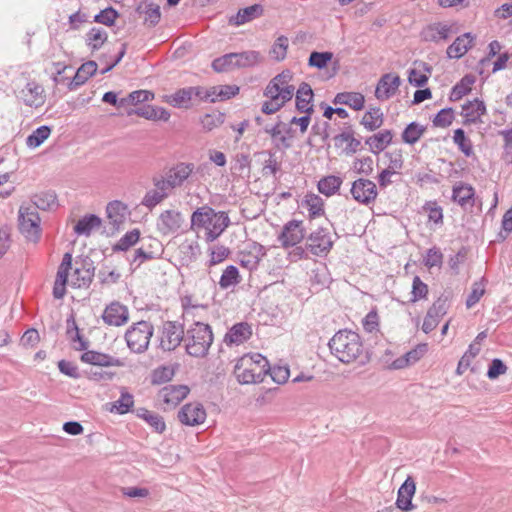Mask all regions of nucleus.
I'll return each mask as SVG.
<instances>
[{
    "label": "nucleus",
    "instance_id": "obj_1",
    "mask_svg": "<svg viewBox=\"0 0 512 512\" xmlns=\"http://www.w3.org/2000/svg\"><path fill=\"white\" fill-rule=\"evenodd\" d=\"M230 225V218L225 211L216 212L212 207L203 205L191 215V227L205 229V239L215 241Z\"/></svg>",
    "mask_w": 512,
    "mask_h": 512
},
{
    "label": "nucleus",
    "instance_id": "obj_2",
    "mask_svg": "<svg viewBox=\"0 0 512 512\" xmlns=\"http://www.w3.org/2000/svg\"><path fill=\"white\" fill-rule=\"evenodd\" d=\"M328 346L331 354L345 364L355 361L364 350L360 335L348 329L337 331Z\"/></svg>",
    "mask_w": 512,
    "mask_h": 512
},
{
    "label": "nucleus",
    "instance_id": "obj_3",
    "mask_svg": "<svg viewBox=\"0 0 512 512\" xmlns=\"http://www.w3.org/2000/svg\"><path fill=\"white\" fill-rule=\"evenodd\" d=\"M213 342V333L210 325L195 321L186 331V352L193 357H204L208 354Z\"/></svg>",
    "mask_w": 512,
    "mask_h": 512
},
{
    "label": "nucleus",
    "instance_id": "obj_4",
    "mask_svg": "<svg viewBox=\"0 0 512 512\" xmlns=\"http://www.w3.org/2000/svg\"><path fill=\"white\" fill-rule=\"evenodd\" d=\"M154 333L153 325L148 321L134 323L125 333L128 348L134 353H143L148 349Z\"/></svg>",
    "mask_w": 512,
    "mask_h": 512
},
{
    "label": "nucleus",
    "instance_id": "obj_5",
    "mask_svg": "<svg viewBox=\"0 0 512 512\" xmlns=\"http://www.w3.org/2000/svg\"><path fill=\"white\" fill-rule=\"evenodd\" d=\"M20 232L31 241H37L40 237V217L33 206L21 205L19 208Z\"/></svg>",
    "mask_w": 512,
    "mask_h": 512
},
{
    "label": "nucleus",
    "instance_id": "obj_6",
    "mask_svg": "<svg viewBox=\"0 0 512 512\" xmlns=\"http://www.w3.org/2000/svg\"><path fill=\"white\" fill-rule=\"evenodd\" d=\"M233 373L240 384L261 383L267 375L266 370L257 371V366L253 364L252 358L247 357L237 360Z\"/></svg>",
    "mask_w": 512,
    "mask_h": 512
},
{
    "label": "nucleus",
    "instance_id": "obj_7",
    "mask_svg": "<svg viewBox=\"0 0 512 512\" xmlns=\"http://www.w3.org/2000/svg\"><path fill=\"white\" fill-rule=\"evenodd\" d=\"M186 334L182 324L176 321H165L160 329V347L164 351L175 350L185 341Z\"/></svg>",
    "mask_w": 512,
    "mask_h": 512
},
{
    "label": "nucleus",
    "instance_id": "obj_8",
    "mask_svg": "<svg viewBox=\"0 0 512 512\" xmlns=\"http://www.w3.org/2000/svg\"><path fill=\"white\" fill-rule=\"evenodd\" d=\"M334 241L327 228L318 227L307 237V249L315 256H326L332 249Z\"/></svg>",
    "mask_w": 512,
    "mask_h": 512
},
{
    "label": "nucleus",
    "instance_id": "obj_9",
    "mask_svg": "<svg viewBox=\"0 0 512 512\" xmlns=\"http://www.w3.org/2000/svg\"><path fill=\"white\" fill-rule=\"evenodd\" d=\"M350 193L355 201L366 206L373 203L378 195L376 184L365 178L355 180Z\"/></svg>",
    "mask_w": 512,
    "mask_h": 512
},
{
    "label": "nucleus",
    "instance_id": "obj_10",
    "mask_svg": "<svg viewBox=\"0 0 512 512\" xmlns=\"http://www.w3.org/2000/svg\"><path fill=\"white\" fill-rule=\"evenodd\" d=\"M266 255L264 246L257 242L248 243L238 254L239 264L253 271L257 269L261 259Z\"/></svg>",
    "mask_w": 512,
    "mask_h": 512
},
{
    "label": "nucleus",
    "instance_id": "obj_11",
    "mask_svg": "<svg viewBox=\"0 0 512 512\" xmlns=\"http://www.w3.org/2000/svg\"><path fill=\"white\" fill-rule=\"evenodd\" d=\"M401 85V78L395 73L383 74L375 89V97L379 101H386L392 98Z\"/></svg>",
    "mask_w": 512,
    "mask_h": 512
},
{
    "label": "nucleus",
    "instance_id": "obj_12",
    "mask_svg": "<svg viewBox=\"0 0 512 512\" xmlns=\"http://www.w3.org/2000/svg\"><path fill=\"white\" fill-rule=\"evenodd\" d=\"M304 237L305 229L302 226V221L291 220L283 226L278 240L284 248H288L300 243Z\"/></svg>",
    "mask_w": 512,
    "mask_h": 512
},
{
    "label": "nucleus",
    "instance_id": "obj_13",
    "mask_svg": "<svg viewBox=\"0 0 512 512\" xmlns=\"http://www.w3.org/2000/svg\"><path fill=\"white\" fill-rule=\"evenodd\" d=\"M102 319L109 326H122L129 320L128 308L118 301H113L104 309Z\"/></svg>",
    "mask_w": 512,
    "mask_h": 512
},
{
    "label": "nucleus",
    "instance_id": "obj_14",
    "mask_svg": "<svg viewBox=\"0 0 512 512\" xmlns=\"http://www.w3.org/2000/svg\"><path fill=\"white\" fill-rule=\"evenodd\" d=\"M179 421L187 426H197L206 419V411L201 403H187L178 413Z\"/></svg>",
    "mask_w": 512,
    "mask_h": 512
},
{
    "label": "nucleus",
    "instance_id": "obj_15",
    "mask_svg": "<svg viewBox=\"0 0 512 512\" xmlns=\"http://www.w3.org/2000/svg\"><path fill=\"white\" fill-rule=\"evenodd\" d=\"M43 87L35 81H29L21 88L16 97L29 107H39L44 103Z\"/></svg>",
    "mask_w": 512,
    "mask_h": 512
},
{
    "label": "nucleus",
    "instance_id": "obj_16",
    "mask_svg": "<svg viewBox=\"0 0 512 512\" xmlns=\"http://www.w3.org/2000/svg\"><path fill=\"white\" fill-rule=\"evenodd\" d=\"M183 221V216L179 211L165 210L157 220V229L163 235H170L181 228Z\"/></svg>",
    "mask_w": 512,
    "mask_h": 512
},
{
    "label": "nucleus",
    "instance_id": "obj_17",
    "mask_svg": "<svg viewBox=\"0 0 512 512\" xmlns=\"http://www.w3.org/2000/svg\"><path fill=\"white\" fill-rule=\"evenodd\" d=\"M252 333V326L249 323L239 322L227 331L223 341L227 346H238L249 340Z\"/></svg>",
    "mask_w": 512,
    "mask_h": 512
},
{
    "label": "nucleus",
    "instance_id": "obj_18",
    "mask_svg": "<svg viewBox=\"0 0 512 512\" xmlns=\"http://www.w3.org/2000/svg\"><path fill=\"white\" fill-rule=\"evenodd\" d=\"M452 200L464 210L472 208L475 203V190L470 184L459 182L453 186Z\"/></svg>",
    "mask_w": 512,
    "mask_h": 512
},
{
    "label": "nucleus",
    "instance_id": "obj_19",
    "mask_svg": "<svg viewBox=\"0 0 512 512\" xmlns=\"http://www.w3.org/2000/svg\"><path fill=\"white\" fill-rule=\"evenodd\" d=\"M313 98H314V93H313L311 86L306 82H302L299 85V87L296 91V95H295L296 110L299 113L311 115L314 112V106L312 103Z\"/></svg>",
    "mask_w": 512,
    "mask_h": 512
},
{
    "label": "nucleus",
    "instance_id": "obj_20",
    "mask_svg": "<svg viewBox=\"0 0 512 512\" xmlns=\"http://www.w3.org/2000/svg\"><path fill=\"white\" fill-rule=\"evenodd\" d=\"M189 392L190 389L186 385H167L159 391V398L168 406L175 407Z\"/></svg>",
    "mask_w": 512,
    "mask_h": 512
},
{
    "label": "nucleus",
    "instance_id": "obj_21",
    "mask_svg": "<svg viewBox=\"0 0 512 512\" xmlns=\"http://www.w3.org/2000/svg\"><path fill=\"white\" fill-rule=\"evenodd\" d=\"M416 484L412 477L408 476L400 486L397 493L396 506L403 511L413 509L412 498L415 494Z\"/></svg>",
    "mask_w": 512,
    "mask_h": 512
},
{
    "label": "nucleus",
    "instance_id": "obj_22",
    "mask_svg": "<svg viewBox=\"0 0 512 512\" xmlns=\"http://www.w3.org/2000/svg\"><path fill=\"white\" fill-rule=\"evenodd\" d=\"M161 253L162 245L158 240L154 239L150 241V243L147 246L142 245L140 248L135 250L131 264L136 263V266L138 267L147 260L158 258L161 255Z\"/></svg>",
    "mask_w": 512,
    "mask_h": 512
},
{
    "label": "nucleus",
    "instance_id": "obj_23",
    "mask_svg": "<svg viewBox=\"0 0 512 512\" xmlns=\"http://www.w3.org/2000/svg\"><path fill=\"white\" fill-rule=\"evenodd\" d=\"M194 169L195 165L193 163L180 162L169 170L167 179L175 189L183 185V183L191 176Z\"/></svg>",
    "mask_w": 512,
    "mask_h": 512
},
{
    "label": "nucleus",
    "instance_id": "obj_24",
    "mask_svg": "<svg viewBox=\"0 0 512 512\" xmlns=\"http://www.w3.org/2000/svg\"><path fill=\"white\" fill-rule=\"evenodd\" d=\"M486 112V107L483 101L474 99L468 101L462 106V116L464 118V125L476 124L481 122V116Z\"/></svg>",
    "mask_w": 512,
    "mask_h": 512
},
{
    "label": "nucleus",
    "instance_id": "obj_25",
    "mask_svg": "<svg viewBox=\"0 0 512 512\" xmlns=\"http://www.w3.org/2000/svg\"><path fill=\"white\" fill-rule=\"evenodd\" d=\"M81 361L91 365L102 367L120 366L121 361L111 355L97 352L94 350H87L81 355Z\"/></svg>",
    "mask_w": 512,
    "mask_h": 512
},
{
    "label": "nucleus",
    "instance_id": "obj_26",
    "mask_svg": "<svg viewBox=\"0 0 512 512\" xmlns=\"http://www.w3.org/2000/svg\"><path fill=\"white\" fill-rule=\"evenodd\" d=\"M474 36L471 33H464L458 36L454 42L447 48V56L449 58H461L471 47Z\"/></svg>",
    "mask_w": 512,
    "mask_h": 512
},
{
    "label": "nucleus",
    "instance_id": "obj_27",
    "mask_svg": "<svg viewBox=\"0 0 512 512\" xmlns=\"http://www.w3.org/2000/svg\"><path fill=\"white\" fill-rule=\"evenodd\" d=\"M284 126L285 125L279 120L274 126H266L264 131L272 137L278 148L288 149L291 147V129L286 128L285 133H283L281 127Z\"/></svg>",
    "mask_w": 512,
    "mask_h": 512
},
{
    "label": "nucleus",
    "instance_id": "obj_28",
    "mask_svg": "<svg viewBox=\"0 0 512 512\" xmlns=\"http://www.w3.org/2000/svg\"><path fill=\"white\" fill-rule=\"evenodd\" d=\"M106 211L110 223L115 228L124 223L129 214L127 205L118 200L108 203Z\"/></svg>",
    "mask_w": 512,
    "mask_h": 512
},
{
    "label": "nucleus",
    "instance_id": "obj_29",
    "mask_svg": "<svg viewBox=\"0 0 512 512\" xmlns=\"http://www.w3.org/2000/svg\"><path fill=\"white\" fill-rule=\"evenodd\" d=\"M97 71V63L94 61H88L83 63L76 71L74 77L69 83V89L75 90L79 86L83 85L90 77H92Z\"/></svg>",
    "mask_w": 512,
    "mask_h": 512
},
{
    "label": "nucleus",
    "instance_id": "obj_30",
    "mask_svg": "<svg viewBox=\"0 0 512 512\" xmlns=\"http://www.w3.org/2000/svg\"><path fill=\"white\" fill-rule=\"evenodd\" d=\"M233 64L235 68H251L262 62L263 57L259 51L248 50L233 53Z\"/></svg>",
    "mask_w": 512,
    "mask_h": 512
},
{
    "label": "nucleus",
    "instance_id": "obj_31",
    "mask_svg": "<svg viewBox=\"0 0 512 512\" xmlns=\"http://www.w3.org/2000/svg\"><path fill=\"white\" fill-rule=\"evenodd\" d=\"M335 105H347L350 108L359 111L364 108L365 98L363 94L358 92H341L337 93L333 99Z\"/></svg>",
    "mask_w": 512,
    "mask_h": 512
},
{
    "label": "nucleus",
    "instance_id": "obj_32",
    "mask_svg": "<svg viewBox=\"0 0 512 512\" xmlns=\"http://www.w3.org/2000/svg\"><path fill=\"white\" fill-rule=\"evenodd\" d=\"M392 138L391 130L386 129L368 137L365 143L370 147L372 153L378 154L391 144Z\"/></svg>",
    "mask_w": 512,
    "mask_h": 512
},
{
    "label": "nucleus",
    "instance_id": "obj_33",
    "mask_svg": "<svg viewBox=\"0 0 512 512\" xmlns=\"http://www.w3.org/2000/svg\"><path fill=\"white\" fill-rule=\"evenodd\" d=\"M344 143H347V146L344 149V153L347 155L356 153L361 147V141L354 137L352 129L343 131L334 137V145L336 147H341Z\"/></svg>",
    "mask_w": 512,
    "mask_h": 512
},
{
    "label": "nucleus",
    "instance_id": "obj_34",
    "mask_svg": "<svg viewBox=\"0 0 512 512\" xmlns=\"http://www.w3.org/2000/svg\"><path fill=\"white\" fill-rule=\"evenodd\" d=\"M133 113L148 120L168 121L170 118V113L165 108L150 105L138 107L137 109L128 112V115Z\"/></svg>",
    "mask_w": 512,
    "mask_h": 512
},
{
    "label": "nucleus",
    "instance_id": "obj_35",
    "mask_svg": "<svg viewBox=\"0 0 512 512\" xmlns=\"http://www.w3.org/2000/svg\"><path fill=\"white\" fill-rule=\"evenodd\" d=\"M263 14V7L260 4H254L242 9H239L236 16L231 19L236 26L243 25L250 22Z\"/></svg>",
    "mask_w": 512,
    "mask_h": 512
},
{
    "label": "nucleus",
    "instance_id": "obj_36",
    "mask_svg": "<svg viewBox=\"0 0 512 512\" xmlns=\"http://www.w3.org/2000/svg\"><path fill=\"white\" fill-rule=\"evenodd\" d=\"M101 225V219L95 214L85 215L78 220L74 226V232L77 235L89 236L93 229Z\"/></svg>",
    "mask_w": 512,
    "mask_h": 512
},
{
    "label": "nucleus",
    "instance_id": "obj_37",
    "mask_svg": "<svg viewBox=\"0 0 512 512\" xmlns=\"http://www.w3.org/2000/svg\"><path fill=\"white\" fill-rule=\"evenodd\" d=\"M136 415L147 422L158 433H162L166 429L163 417L157 413L146 408H138L136 410Z\"/></svg>",
    "mask_w": 512,
    "mask_h": 512
},
{
    "label": "nucleus",
    "instance_id": "obj_38",
    "mask_svg": "<svg viewBox=\"0 0 512 512\" xmlns=\"http://www.w3.org/2000/svg\"><path fill=\"white\" fill-rule=\"evenodd\" d=\"M342 183L343 180L341 177L329 175L320 179L317 184V187L321 194H324L325 196L329 197L336 194L339 191Z\"/></svg>",
    "mask_w": 512,
    "mask_h": 512
},
{
    "label": "nucleus",
    "instance_id": "obj_39",
    "mask_svg": "<svg viewBox=\"0 0 512 512\" xmlns=\"http://www.w3.org/2000/svg\"><path fill=\"white\" fill-rule=\"evenodd\" d=\"M361 124L368 131H374L383 124V113L379 107L370 108L362 117Z\"/></svg>",
    "mask_w": 512,
    "mask_h": 512
},
{
    "label": "nucleus",
    "instance_id": "obj_40",
    "mask_svg": "<svg viewBox=\"0 0 512 512\" xmlns=\"http://www.w3.org/2000/svg\"><path fill=\"white\" fill-rule=\"evenodd\" d=\"M94 268L82 264L81 267H76L72 274L73 285L76 287L88 286L93 279Z\"/></svg>",
    "mask_w": 512,
    "mask_h": 512
},
{
    "label": "nucleus",
    "instance_id": "obj_41",
    "mask_svg": "<svg viewBox=\"0 0 512 512\" xmlns=\"http://www.w3.org/2000/svg\"><path fill=\"white\" fill-rule=\"evenodd\" d=\"M199 253L200 248L197 242L185 241L179 246V256L183 265L193 262Z\"/></svg>",
    "mask_w": 512,
    "mask_h": 512
},
{
    "label": "nucleus",
    "instance_id": "obj_42",
    "mask_svg": "<svg viewBox=\"0 0 512 512\" xmlns=\"http://www.w3.org/2000/svg\"><path fill=\"white\" fill-rule=\"evenodd\" d=\"M475 82L473 75H465L451 90L450 100L457 101L471 91V86Z\"/></svg>",
    "mask_w": 512,
    "mask_h": 512
},
{
    "label": "nucleus",
    "instance_id": "obj_43",
    "mask_svg": "<svg viewBox=\"0 0 512 512\" xmlns=\"http://www.w3.org/2000/svg\"><path fill=\"white\" fill-rule=\"evenodd\" d=\"M51 134V128L48 125H42L34 130L27 138L26 145L29 148H37L44 143Z\"/></svg>",
    "mask_w": 512,
    "mask_h": 512
},
{
    "label": "nucleus",
    "instance_id": "obj_44",
    "mask_svg": "<svg viewBox=\"0 0 512 512\" xmlns=\"http://www.w3.org/2000/svg\"><path fill=\"white\" fill-rule=\"evenodd\" d=\"M425 127L417 122H411L402 133V140L406 144H415L424 134Z\"/></svg>",
    "mask_w": 512,
    "mask_h": 512
},
{
    "label": "nucleus",
    "instance_id": "obj_45",
    "mask_svg": "<svg viewBox=\"0 0 512 512\" xmlns=\"http://www.w3.org/2000/svg\"><path fill=\"white\" fill-rule=\"evenodd\" d=\"M288 46L289 39L284 35L279 36L271 46L269 51L270 57L277 62L284 60L287 55Z\"/></svg>",
    "mask_w": 512,
    "mask_h": 512
},
{
    "label": "nucleus",
    "instance_id": "obj_46",
    "mask_svg": "<svg viewBox=\"0 0 512 512\" xmlns=\"http://www.w3.org/2000/svg\"><path fill=\"white\" fill-rule=\"evenodd\" d=\"M239 282L240 275L238 268L234 265H229L226 267L220 277L219 286L221 289H228L237 285Z\"/></svg>",
    "mask_w": 512,
    "mask_h": 512
},
{
    "label": "nucleus",
    "instance_id": "obj_47",
    "mask_svg": "<svg viewBox=\"0 0 512 512\" xmlns=\"http://www.w3.org/2000/svg\"><path fill=\"white\" fill-rule=\"evenodd\" d=\"M140 239V231L133 229L125 233L118 242L113 246V251H127L129 248L134 246Z\"/></svg>",
    "mask_w": 512,
    "mask_h": 512
},
{
    "label": "nucleus",
    "instance_id": "obj_48",
    "mask_svg": "<svg viewBox=\"0 0 512 512\" xmlns=\"http://www.w3.org/2000/svg\"><path fill=\"white\" fill-rule=\"evenodd\" d=\"M191 100L189 87L179 89L167 97V102L176 108H188Z\"/></svg>",
    "mask_w": 512,
    "mask_h": 512
},
{
    "label": "nucleus",
    "instance_id": "obj_49",
    "mask_svg": "<svg viewBox=\"0 0 512 512\" xmlns=\"http://www.w3.org/2000/svg\"><path fill=\"white\" fill-rule=\"evenodd\" d=\"M107 37L108 35L105 30L93 27L86 35V42L92 50H98L105 43Z\"/></svg>",
    "mask_w": 512,
    "mask_h": 512
},
{
    "label": "nucleus",
    "instance_id": "obj_50",
    "mask_svg": "<svg viewBox=\"0 0 512 512\" xmlns=\"http://www.w3.org/2000/svg\"><path fill=\"white\" fill-rule=\"evenodd\" d=\"M305 207L309 215L313 218L321 216L324 213V203L320 196L316 194H308L304 200Z\"/></svg>",
    "mask_w": 512,
    "mask_h": 512
},
{
    "label": "nucleus",
    "instance_id": "obj_51",
    "mask_svg": "<svg viewBox=\"0 0 512 512\" xmlns=\"http://www.w3.org/2000/svg\"><path fill=\"white\" fill-rule=\"evenodd\" d=\"M154 98L153 92L149 90H136L128 94L126 97L121 98V104L124 107L127 105H137L139 103L148 102Z\"/></svg>",
    "mask_w": 512,
    "mask_h": 512
},
{
    "label": "nucleus",
    "instance_id": "obj_52",
    "mask_svg": "<svg viewBox=\"0 0 512 512\" xmlns=\"http://www.w3.org/2000/svg\"><path fill=\"white\" fill-rule=\"evenodd\" d=\"M453 141L465 156L469 157L473 154L472 142L465 136L463 129L458 128L454 131Z\"/></svg>",
    "mask_w": 512,
    "mask_h": 512
},
{
    "label": "nucleus",
    "instance_id": "obj_53",
    "mask_svg": "<svg viewBox=\"0 0 512 512\" xmlns=\"http://www.w3.org/2000/svg\"><path fill=\"white\" fill-rule=\"evenodd\" d=\"M33 208L49 210L56 205V196L51 192L36 194L32 198Z\"/></svg>",
    "mask_w": 512,
    "mask_h": 512
},
{
    "label": "nucleus",
    "instance_id": "obj_54",
    "mask_svg": "<svg viewBox=\"0 0 512 512\" xmlns=\"http://www.w3.org/2000/svg\"><path fill=\"white\" fill-rule=\"evenodd\" d=\"M175 374V370L171 366H160L153 370L151 374V382L154 385H161L169 382Z\"/></svg>",
    "mask_w": 512,
    "mask_h": 512
},
{
    "label": "nucleus",
    "instance_id": "obj_55",
    "mask_svg": "<svg viewBox=\"0 0 512 512\" xmlns=\"http://www.w3.org/2000/svg\"><path fill=\"white\" fill-rule=\"evenodd\" d=\"M332 58H333L332 52L313 51V52H311V54L309 56L308 65L310 67H314L317 69H323L328 65V63L332 60Z\"/></svg>",
    "mask_w": 512,
    "mask_h": 512
},
{
    "label": "nucleus",
    "instance_id": "obj_56",
    "mask_svg": "<svg viewBox=\"0 0 512 512\" xmlns=\"http://www.w3.org/2000/svg\"><path fill=\"white\" fill-rule=\"evenodd\" d=\"M250 164H251L250 156L245 153H239L235 156V158L232 162L231 171L233 173H236L239 175H243L244 173L249 175Z\"/></svg>",
    "mask_w": 512,
    "mask_h": 512
},
{
    "label": "nucleus",
    "instance_id": "obj_57",
    "mask_svg": "<svg viewBox=\"0 0 512 512\" xmlns=\"http://www.w3.org/2000/svg\"><path fill=\"white\" fill-rule=\"evenodd\" d=\"M428 294V286L419 276H415L412 282V291L410 301L415 303L419 300L426 299Z\"/></svg>",
    "mask_w": 512,
    "mask_h": 512
},
{
    "label": "nucleus",
    "instance_id": "obj_58",
    "mask_svg": "<svg viewBox=\"0 0 512 512\" xmlns=\"http://www.w3.org/2000/svg\"><path fill=\"white\" fill-rule=\"evenodd\" d=\"M428 31L432 33L430 37H426L428 40H446L451 33V27L443 23H435L429 26Z\"/></svg>",
    "mask_w": 512,
    "mask_h": 512
},
{
    "label": "nucleus",
    "instance_id": "obj_59",
    "mask_svg": "<svg viewBox=\"0 0 512 512\" xmlns=\"http://www.w3.org/2000/svg\"><path fill=\"white\" fill-rule=\"evenodd\" d=\"M144 23L149 27L157 25L161 18L160 7L156 4L150 3L145 6L144 10Z\"/></svg>",
    "mask_w": 512,
    "mask_h": 512
},
{
    "label": "nucleus",
    "instance_id": "obj_60",
    "mask_svg": "<svg viewBox=\"0 0 512 512\" xmlns=\"http://www.w3.org/2000/svg\"><path fill=\"white\" fill-rule=\"evenodd\" d=\"M118 16L119 13L113 7H107L96 14L93 21L106 26H112Z\"/></svg>",
    "mask_w": 512,
    "mask_h": 512
},
{
    "label": "nucleus",
    "instance_id": "obj_61",
    "mask_svg": "<svg viewBox=\"0 0 512 512\" xmlns=\"http://www.w3.org/2000/svg\"><path fill=\"white\" fill-rule=\"evenodd\" d=\"M503 140V158L506 162L512 163V128L498 131Z\"/></svg>",
    "mask_w": 512,
    "mask_h": 512
},
{
    "label": "nucleus",
    "instance_id": "obj_62",
    "mask_svg": "<svg viewBox=\"0 0 512 512\" xmlns=\"http://www.w3.org/2000/svg\"><path fill=\"white\" fill-rule=\"evenodd\" d=\"M133 404V395L128 392H122L120 398L113 403L112 411L115 410L119 414H125L129 412Z\"/></svg>",
    "mask_w": 512,
    "mask_h": 512
},
{
    "label": "nucleus",
    "instance_id": "obj_63",
    "mask_svg": "<svg viewBox=\"0 0 512 512\" xmlns=\"http://www.w3.org/2000/svg\"><path fill=\"white\" fill-rule=\"evenodd\" d=\"M443 262V254L440 249L432 247L427 250L423 263L428 268L440 267Z\"/></svg>",
    "mask_w": 512,
    "mask_h": 512
},
{
    "label": "nucleus",
    "instance_id": "obj_64",
    "mask_svg": "<svg viewBox=\"0 0 512 512\" xmlns=\"http://www.w3.org/2000/svg\"><path fill=\"white\" fill-rule=\"evenodd\" d=\"M454 119V112L452 108L441 109L433 119V125L435 127L446 128Z\"/></svg>",
    "mask_w": 512,
    "mask_h": 512
}]
</instances>
